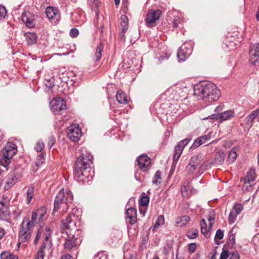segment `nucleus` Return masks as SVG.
Listing matches in <instances>:
<instances>
[{"instance_id": "obj_50", "label": "nucleus", "mask_w": 259, "mask_h": 259, "mask_svg": "<svg viewBox=\"0 0 259 259\" xmlns=\"http://www.w3.org/2000/svg\"><path fill=\"white\" fill-rule=\"evenodd\" d=\"M223 237H224L223 232L220 229L218 230L215 233V238L216 239L221 240L223 238Z\"/></svg>"}, {"instance_id": "obj_35", "label": "nucleus", "mask_w": 259, "mask_h": 259, "mask_svg": "<svg viewBox=\"0 0 259 259\" xmlns=\"http://www.w3.org/2000/svg\"><path fill=\"white\" fill-rule=\"evenodd\" d=\"M189 183L185 182L181 187V193L182 195L185 197H188L189 194L188 193Z\"/></svg>"}, {"instance_id": "obj_25", "label": "nucleus", "mask_w": 259, "mask_h": 259, "mask_svg": "<svg viewBox=\"0 0 259 259\" xmlns=\"http://www.w3.org/2000/svg\"><path fill=\"white\" fill-rule=\"evenodd\" d=\"M225 158V153L222 150H219L215 153L213 162L217 164H222L224 161Z\"/></svg>"}, {"instance_id": "obj_61", "label": "nucleus", "mask_w": 259, "mask_h": 259, "mask_svg": "<svg viewBox=\"0 0 259 259\" xmlns=\"http://www.w3.org/2000/svg\"><path fill=\"white\" fill-rule=\"evenodd\" d=\"M4 235V230L3 229L0 228V239L3 237Z\"/></svg>"}, {"instance_id": "obj_41", "label": "nucleus", "mask_w": 259, "mask_h": 259, "mask_svg": "<svg viewBox=\"0 0 259 259\" xmlns=\"http://www.w3.org/2000/svg\"><path fill=\"white\" fill-rule=\"evenodd\" d=\"M200 225H201V232L203 234H206L207 232H208V230L207 229V225L205 220L203 219L200 221Z\"/></svg>"}, {"instance_id": "obj_5", "label": "nucleus", "mask_w": 259, "mask_h": 259, "mask_svg": "<svg viewBox=\"0 0 259 259\" xmlns=\"http://www.w3.org/2000/svg\"><path fill=\"white\" fill-rule=\"evenodd\" d=\"M17 151V146L12 142H8L3 150V158L0 159V165L8 169L7 166L11 162V159Z\"/></svg>"}, {"instance_id": "obj_3", "label": "nucleus", "mask_w": 259, "mask_h": 259, "mask_svg": "<svg viewBox=\"0 0 259 259\" xmlns=\"http://www.w3.org/2000/svg\"><path fill=\"white\" fill-rule=\"evenodd\" d=\"M51 236V229L47 226L41 227L38 230L34 241V244H36L38 243V241L41 237H44L45 241L41 245L38 250L36 259H44L45 256L44 249L47 246L51 247L52 246Z\"/></svg>"}, {"instance_id": "obj_23", "label": "nucleus", "mask_w": 259, "mask_h": 259, "mask_svg": "<svg viewBox=\"0 0 259 259\" xmlns=\"http://www.w3.org/2000/svg\"><path fill=\"white\" fill-rule=\"evenodd\" d=\"M0 218L4 221H8L10 215L8 208L3 202H0Z\"/></svg>"}, {"instance_id": "obj_19", "label": "nucleus", "mask_w": 259, "mask_h": 259, "mask_svg": "<svg viewBox=\"0 0 259 259\" xmlns=\"http://www.w3.org/2000/svg\"><path fill=\"white\" fill-rule=\"evenodd\" d=\"M18 178L15 170H12L8 176L7 180L5 186V189H9L12 187L17 181Z\"/></svg>"}, {"instance_id": "obj_6", "label": "nucleus", "mask_w": 259, "mask_h": 259, "mask_svg": "<svg viewBox=\"0 0 259 259\" xmlns=\"http://www.w3.org/2000/svg\"><path fill=\"white\" fill-rule=\"evenodd\" d=\"M76 211H78L77 209H73L72 212L68 214L65 219L62 221V225L64 229L70 231L77 230L75 222L77 219V216L75 215Z\"/></svg>"}, {"instance_id": "obj_13", "label": "nucleus", "mask_w": 259, "mask_h": 259, "mask_svg": "<svg viewBox=\"0 0 259 259\" xmlns=\"http://www.w3.org/2000/svg\"><path fill=\"white\" fill-rule=\"evenodd\" d=\"M235 116V112L233 110H229L224 112L214 114L211 115L210 119H216L219 121L222 122L229 120Z\"/></svg>"}, {"instance_id": "obj_63", "label": "nucleus", "mask_w": 259, "mask_h": 259, "mask_svg": "<svg viewBox=\"0 0 259 259\" xmlns=\"http://www.w3.org/2000/svg\"><path fill=\"white\" fill-rule=\"evenodd\" d=\"M181 219L182 220H185L187 221L189 219V218L188 216H183L182 217Z\"/></svg>"}, {"instance_id": "obj_31", "label": "nucleus", "mask_w": 259, "mask_h": 259, "mask_svg": "<svg viewBox=\"0 0 259 259\" xmlns=\"http://www.w3.org/2000/svg\"><path fill=\"white\" fill-rule=\"evenodd\" d=\"M237 155V149L236 148H233L230 151L228 158V161L230 163H233L236 159Z\"/></svg>"}, {"instance_id": "obj_32", "label": "nucleus", "mask_w": 259, "mask_h": 259, "mask_svg": "<svg viewBox=\"0 0 259 259\" xmlns=\"http://www.w3.org/2000/svg\"><path fill=\"white\" fill-rule=\"evenodd\" d=\"M202 159V155L199 154L192 157L189 162L191 163V164H194L197 166L201 163Z\"/></svg>"}, {"instance_id": "obj_4", "label": "nucleus", "mask_w": 259, "mask_h": 259, "mask_svg": "<svg viewBox=\"0 0 259 259\" xmlns=\"http://www.w3.org/2000/svg\"><path fill=\"white\" fill-rule=\"evenodd\" d=\"M33 227L31 226L29 218L28 217L24 218L21 223L19 229V233L18 236V246L20 244L28 241L31 238L33 231Z\"/></svg>"}, {"instance_id": "obj_48", "label": "nucleus", "mask_w": 259, "mask_h": 259, "mask_svg": "<svg viewBox=\"0 0 259 259\" xmlns=\"http://www.w3.org/2000/svg\"><path fill=\"white\" fill-rule=\"evenodd\" d=\"M7 14L6 8L0 5V19H3L5 17Z\"/></svg>"}, {"instance_id": "obj_21", "label": "nucleus", "mask_w": 259, "mask_h": 259, "mask_svg": "<svg viewBox=\"0 0 259 259\" xmlns=\"http://www.w3.org/2000/svg\"><path fill=\"white\" fill-rule=\"evenodd\" d=\"M77 245V238H75L74 235H68L64 243V248L67 250H70Z\"/></svg>"}, {"instance_id": "obj_36", "label": "nucleus", "mask_w": 259, "mask_h": 259, "mask_svg": "<svg viewBox=\"0 0 259 259\" xmlns=\"http://www.w3.org/2000/svg\"><path fill=\"white\" fill-rule=\"evenodd\" d=\"M38 215V211H33L32 212L31 215V219L30 221V223H31V226L32 225V227H34V224L38 223L40 221H38V219H37V216Z\"/></svg>"}, {"instance_id": "obj_26", "label": "nucleus", "mask_w": 259, "mask_h": 259, "mask_svg": "<svg viewBox=\"0 0 259 259\" xmlns=\"http://www.w3.org/2000/svg\"><path fill=\"white\" fill-rule=\"evenodd\" d=\"M25 39L29 45H31L36 42L37 36L34 33L26 32L24 33Z\"/></svg>"}, {"instance_id": "obj_46", "label": "nucleus", "mask_w": 259, "mask_h": 259, "mask_svg": "<svg viewBox=\"0 0 259 259\" xmlns=\"http://www.w3.org/2000/svg\"><path fill=\"white\" fill-rule=\"evenodd\" d=\"M44 147V144L42 142H38L35 146V150L37 152H40Z\"/></svg>"}, {"instance_id": "obj_10", "label": "nucleus", "mask_w": 259, "mask_h": 259, "mask_svg": "<svg viewBox=\"0 0 259 259\" xmlns=\"http://www.w3.org/2000/svg\"><path fill=\"white\" fill-rule=\"evenodd\" d=\"M67 135L73 142H77L81 136V131L77 124H73L68 127Z\"/></svg>"}, {"instance_id": "obj_60", "label": "nucleus", "mask_w": 259, "mask_h": 259, "mask_svg": "<svg viewBox=\"0 0 259 259\" xmlns=\"http://www.w3.org/2000/svg\"><path fill=\"white\" fill-rule=\"evenodd\" d=\"M140 213L142 214V215L144 217L146 213V209H143L142 208H140Z\"/></svg>"}, {"instance_id": "obj_37", "label": "nucleus", "mask_w": 259, "mask_h": 259, "mask_svg": "<svg viewBox=\"0 0 259 259\" xmlns=\"http://www.w3.org/2000/svg\"><path fill=\"white\" fill-rule=\"evenodd\" d=\"M243 208V206L242 204L237 203L234 205L232 211L238 215L242 211Z\"/></svg>"}, {"instance_id": "obj_54", "label": "nucleus", "mask_w": 259, "mask_h": 259, "mask_svg": "<svg viewBox=\"0 0 259 259\" xmlns=\"http://www.w3.org/2000/svg\"><path fill=\"white\" fill-rule=\"evenodd\" d=\"M215 219V214L214 211L213 210H211L209 211V217L208 219V220L211 222L212 221H213Z\"/></svg>"}, {"instance_id": "obj_39", "label": "nucleus", "mask_w": 259, "mask_h": 259, "mask_svg": "<svg viewBox=\"0 0 259 259\" xmlns=\"http://www.w3.org/2000/svg\"><path fill=\"white\" fill-rule=\"evenodd\" d=\"M149 202V198L147 196H142L140 200V205L142 206L148 205Z\"/></svg>"}, {"instance_id": "obj_1", "label": "nucleus", "mask_w": 259, "mask_h": 259, "mask_svg": "<svg viewBox=\"0 0 259 259\" xmlns=\"http://www.w3.org/2000/svg\"><path fill=\"white\" fill-rule=\"evenodd\" d=\"M194 95L199 99L211 103L220 98L221 92L214 83L204 81L194 85Z\"/></svg>"}, {"instance_id": "obj_56", "label": "nucleus", "mask_w": 259, "mask_h": 259, "mask_svg": "<svg viewBox=\"0 0 259 259\" xmlns=\"http://www.w3.org/2000/svg\"><path fill=\"white\" fill-rule=\"evenodd\" d=\"M228 257V251H224L221 254L220 259H227Z\"/></svg>"}, {"instance_id": "obj_27", "label": "nucleus", "mask_w": 259, "mask_h": 259, "mask_svg": "<svg viewBox=\"0 0 259 259\" xmlns=\"http://www.w3.org/2000/svg\"><path fill=\"white\" fill-rule=\"evenodd\" d=\"M250 59L259 58V44H255L252 45L250 50Z\"/></svg>"}, {"instance_id": "obj_24", "label": "nucleus", "mask_w": 259, "mask_h": 259, "mask_svg": "<svg viewBox=\"0 0 259 259\" xmlns=\"http://www.w3.org/2000/svg\"><path fill=\"white\" fill-rule=\"evenodd\" d=\"M116 98L119 104H127L128 99L126 94L121 90L117 91Z\"/></svg>"}, {"instance_id": "obj_28", "label": "nucleus", "mask_w": 259, "mask_h": 259, "mask_svg": "<svg viewBox=\"0 0 259 259\" xmlns=\"http://www.w3.org/2000/svg\"><path fill=\"white\" fill-rule=\"evenodd\" d=\"M120 20L121 33H122L123 35L128 29V19L125 15H122Z\"/></svg>"}, {"instance_id": "obj_34", "label": "nucleus", "mask_w": 259, "mask_h": 259, "mask_svg": "<svg viewBox=\"0 0 259 259\" xmlns=\"http://www.w3.org/2000/svg\"><path fill=\"white\" fill-rule=\"evenodd\" d=\"M161 173L159 170H157L155 172L152 180V184L153 185H158L161 183L160 181L161 179Z\"/></svg>"}, {"instance_id": "obj_15", "label": "nucleus", "mask_w": 259, "mask_h": 259, "mask_svg": "<svg viewBox=\"0 0 259 259\" xmlns=\"http://www.w3.org/2000/svg\"><path fill=\"white\" fill-rule=\"evenodd\" d=\"M139 168L143 171H147L150 168L151 160L146 155H141L137 160Z\"/></svg>"}, {"instance_id": "obj_16", "label": "nucleus", "mask_w": 259, "mask_h": 259, "mask_svg": "<svg viewBox=\"0 0 259 259\" xmlns=\"http://www.w3.org/2000/svg\"><path fill=\"white\" fill-rule=\"evenodd\" d=\"M22 21L27 27L30 28H33L35 25L34 16L28 12H25L22 14Z\"/></svg>"}, {"instance_id": "obj_51", "label": "nucleus", "mask_w": 259, "mask_h": 259, "mask_svg": "<svg viewBox=\"0 0 259 259\" xmlns=\"http://www.w3.org/2000/svg\"><path fill=\"white\" fill-rule=\"evenodd\" d=\"M250 62L254 66L259 67V57L257 58L254 57L253 59H250Z\"/></svg>"}, {"instance_id": "obj_52", "label": "nucleus", "mask_w": 259, "mask_h": 259, "mask_svg": "<svg viewBox=\"0 0 259 259\" xmlns=\"http://www.w3.org/2000/svg\"><path fill=\"white\" fill-rule=\"evenodd\" d=\"M11 254L6 251H3L0 255L1 259H9Z\"/></svg>"}, {"instance_id": "obj_33", "label": "nucleus", "mask_w": 259, "mask_h": 259, "mask_svg": "<svg viewBox=\"0 0 259 259\" xmlns=\"http://www.w3.org/2000/svg\"><path fill=\"white\" fill-rule=\"evenodd\" d=\"M198 231L197 229L193 228L189 230L187 233V237L190 239H194L198 236Z\"/></svg>"}, {"instance_id": "obj_44", "label": "nucleus", "mask_w": 259, "mask_h": 259, "mask_svg": "<svg viewBox=\"0 0 259 259\" xmlns=\"http://www.w3.org/2000/svg\"><path fill=\"white\" fill-rule=\"evenodd\" d=\"M197 166L194 164H191L189 162L188 165L186 166V170L190 174L193 173L196 169Z\"/></svg>"}, {"instance_id": "obj_43", "label": "nucleus", "mask_w": 259, "mask_h": 259, "mask_svg": "<svg viewBox=\"0 0 259 259\" xmlns=\"http://www.w3.org/2000/svg\"><path fill=\"white\" fill-rule=\"evenodd\" d=\"M237 215L235 214L234 211L230 212L229 217H228V222L230 224H233L236 220V218Z\"/></svg>"}, {"instance_id": "obj_11", "label": "nucleus", "mask_w": 259, "mask_h": 259, "mask_svg": "<svg viewBox=\"0 0 259 259\" xmlns=\"http://www.w3.org/2000/svg\"><path fill=\"white\" fill-rule=\"evenodd\" d=\"M92 160L93 156L92 155H84L82 154L77 158L76 161V166L82 168V169L86 170L90 166Z\"/></svg>"}, {"instance_id": "obj_64", "label": "nucleus", "mask_w": 259, "mask_h": 259, "mask_svg": "<svg viewBox=\"0 0 259 259\" xmlns=\"http://www.w3.org/2000/svg\"><path fill=\"white\" fill-rule=\"evenodd\" d=\"M9 259H18V257L16 255H13V254H11V255H10V256L9 257Z\"/></svg>"}, {"instance_id": "obj_62", "label": "nucleus", "mask_w": 259, "mask_h": 259, "mask_svg": "<svg viewBox=\"0 0 259 259\" xmlns=\"http://www.w3.org/2000/svg\"><path fill=\"white\" fill-rule=\"evenodd\" d=\"M38 211V215H39L38 221H40V220L41 219L42 217L44 215V213H40V212L39 211Z\"/></svg>"}, {"instance_id": "obj_45", "label": "nucleus", "mask_w": 259, "mask_h": 259, "mask_svg": "<svg viewBox=\"0 0 259 259\" xmlns=\"http://www.w3.org/2000/svg\"><path fill=\"white\" fill-rule=\"evenodd\" d=\"M93 259H107V255L104 252H99L95 254Z\"/></svg>"}, {"instance_id": "obj_22", "label": "nucleus", "mask_w": 259, "mask_h": 259, "mask_svg": "<svg viewBox=\"0 0 259 259\" xmlns=\"http://www.w3.org/2000/svg\"><path fill=\"white\" fill-rule=\"evenodd\" d=\"M126 219L128 220L129 223L133 225L137 221V210L134 207H130L126 211Z\"/></svg>"}, {"instance_id": "obj_29", "label": "nucleus", "mask_w": 259, "mask_h": 259, "mask_svg": "<svg viewBox=\"0 0 259 259\" xmlns=\"http://www.w3.org/2000/svg\"><path fill=\"white\" fill-rule=\"evenodd\" d=\"M103 48V45L102 43H100V44L97 46L94 58L95 61L97 62L99 61L101 58Z\"/></svg>"}, {"instance_id": "obj_7", "label": "nucleus", "mask_w": 259, "mask_h": 259, "mask_svg": "<svg viewBox=\"0 0 259 259\" xmlns=\"http://www.w3.org/2000/svg\"><path fill=\"white\" fill-rule=\"evenodd\" d=\"M162 14L160 10L150 9L145 19L146 25L148 27H152L156 25V23L159 20Z\"/></svg>"}, {"instance_id": "obj_9", "label": "nucleus", "mask_w": 259, "mask_h": 259, "mask_svg": "<svg viewBox=\"0 0 259 259\" xmlns=\"http://www.w3.org/2000/svg\"><path fill=\"white\" fill-rule=\"evenodd\" d=\"M51 110L56 115L61 114L66 109V102L60 98L55 99L51 102Z\"/></svg>"}, {"instance_id": "obj_12", "label": "nucleus", "mask_w": 259, "mask_h": 259, "mask_svg": "<svg viewBox=\"0 0 259 259\" xmlns=\"http://www.w3.org/2000/svg\"><path fill=\"white\" fill-rule=\"evenodd\" d=\"M46 14L47 18L52 22L56 23L60 19V13L59 10L54 7H48L46 9Z\"/></svg>"}, {"instance_id": "obj_18", "label": "nucleus", "mask_w": 259, "mask_h": 259, "mask_svg": "<svg viewBox=\"0 0 259 259\" xmlns=\"http://www.w3.org/2000/svg\"><path fill=\"white\" fill-rule=\"evenodd\" d=\"M88 176V174L86 172V170L82 169V168L76 166L74 170V178L76 181L83 182L85 181Z\"/></svg>"}, {"instance_id": "obj_17", "label": "nucleus", "mask_w": 259, "mask_h": 259, "mask_svg": "<svg viewBox=\"0 0 259 259\" xmlns=\"http://www.w3.org/2000/svg\"><path fill=\"white\" fill-rule=\"evenodd\" d=\"M255 179L256 174L255 169L253 168H250L247 172L246 176L244 179V183L243 186V189L246 188V189L249 190L248 187H249V189H251V186L250 185L248 186V185H249L250 182L254 181Z\"/></svg>"}, {"instance_id": "obj_57", "label": "nucleus", "mask_w": 259, "mask_h": 259, "mask_svg": "<svg viewBox=\"0 0 259 259\" xmlns=\"http://www.w3.org/2000/svg\"><path fill=\"white\" fill-rule=\"evenodd\" d=\"M229 259H239V255L237 252H233Z\"/></svg>"}, {"instance_id": "obj_42", "label": "nucleus", "mask_w": 259, "mask_h": 259, "mask_svg": "<svg viewBox=\"0 0 259 259\" xmlns=\"http://www.w3.org/2000/svg\"><path fill=\"white\" fill-rule=\"evenodd\" d=\"M33 192L34 190L33 188L28 189L27 191V201L28 204H29L31 202L33 198Z\"/></svg>"}, {"instance_id": "obj_20", "label": "nucleus", "mask_w": 259, "mask_h": 259, "mask_svg": "<svg viewBox=\"0 0 259 259\" xmlns=\"http://www.w3.org/2000/svg\"><path fill=\"white\" fill-rule=\"evenodd\" d=\"M211 133H209L208 134L200 136L197 138L193 145L191 146L192 148H196L199 147L200 145L205 144L207 141L210 140L211 137Z\"/></svg>"}, {"instance_id": "obj_49", "label": "nucleus", "mask_w": 259, "mask_h": 259, "mask_svg": "<svg viewBox=\"0 0 259 259\" xmlns=\"http://www.w3.org/2000/svg\"><path fill=\"white\" fill-rule=\"evenodd\" d=\"M69 34L72 37H76L79 34V31L76 28H72L70 30Z\"/></svg>"}, {"instance_id": "obj_59", "label": "nucleus", "mask_w": 259, "mask_h": 259, "mask_svg": "<svg viewBox=\"0 0 259 259\" xmlns=\"http://www.w3.org/2000/svg\"><path fill=\"white\" fill-rule=\"evenodd\" d=\"M223 109V106H218L215 109V111H221Z\"/></svg>"}, {"instance_id": "obj_14", "label": "nucleus", "mask_w": 259, "mask_h": 259, "mask_svg": "<svg viewBox=\"0 0 259 259\" xmlns=\"http://www.w3.org/2000/svg\"><path fill=\"white\" fill-rule=\"evenodd\" d=\"M190 140L185 139L180 141L175 147V153L173 157L174 162H177L180 158L184 147L189 143Z\"/></svg>"}, {"instance_id": "obj_55", "label": "nucleus", "mask_w": 259, "mask_h": 259, "mask_svg": "<svg viewBox=\"0 0 259 259\" xmlns=\"http://www.w3.org/2000/svg\"><path fill=\"white\" fill-rule=\"evenodd\" d=\"M55 139L53 136L49 137L48 145L50 148H51L55 143Z\"/></svg>"}, {"instance_id": "obj_2", "label": "nucleus", "mask_w": 259, "mask_h": 259, "mask_svg": "<svg viewBox=\"0 0 259 259\" xmlns=\"http://www.w3.org/2000/svg\"><path fill=\"white\" fill-rule=\"evenodd\" d=\"M73 199V194L69 190L62 189L57 194L54 204L53 213L57 211L59 208H62V211L66 212Z\"/></svg>"}, {"instance_id": "obj_30", "label": "nucleus", "mask_w": 259, "mask_h": 259, "mask_svg": "<svg viewBox=\"0 0 259 259\" xmlns=\"http://www.w3.org/2000/svg\"><path fill=\"white\" fill-rule=\"evenodd\" d=\"M259 114V108L255 110L252 111L250 114H249L246 117L247 122L248 123H250L251 125L252 124V122L254 119Z\"/></svg>"}, {"instance_id": "obj_53", "label": "nucleus", "mask_w": 259, "mask_h": 259, "mask_svg": "<svg viewBox=\"0 0 259 259\" xmlns=\"http://www.w3.org/2000/svg\"><path fill=\"white\" fill-rule=\"evenodd\" d=\"M196 244L194 243H190L188 246V250L190 252H194L196 249Z\"/></svg>"}, {"instance_id": "obj_58", "label": "nucleus", "mask_w": 259, "mask_h": 259, "mask_svg": "<svg viewBox=\"0 0 259 259\" xmlns=\"http://www.w3.org/2000/svg\"><path fill=\"white\" fill-rule=\"evenodd\" d=\"M71 255L69 254H67L63 255L61 259H71Z\"/></svg>"}, {"instance_id": "obj_8", "label": "nucleus", "mask_w": 259, "mask_h": 259, "mask_svg": "<svg viewBox=\"0 0 259 259\" xmlns=\"http://www.w3.org/2000/svg\"><path fill=\"white\" fill-rule=\"evenodd\" d=\"M193 50V46L189 43H185L179 48L177 57L179 61H184L191 54Z\"/></svg>"}, {"instance_id": "obj_40", "label": "nucleus", "mask_w": 259, "mask_h": 259, "mask_svg": "<svg viewBox=\"0 0 259 259\" xmlns=\"http://www.w3.org/2000/svg\"><path fill=\"white\" fill-rule=\"evenodd\" d=\"M182 21V19L179 16H175L172 20L173 27L177 28Z\"/></svg>"}, {"instance_id": "obj_38", "label": "nucleus", "mask_w": 259, "mask_h": 259, "mask_svg": "<svg viewBox=\"0 0 259 259\" xmlns=\"http://www.w3.org/2000/svg\"><path fill=\"white\" fill-rule=\"evenodd\" d=\"M45 161V155L43 153L40 154L37 157L36 160V165L37 166L41 165Z\"/></svg>"}, {"instance_id": "obj_47", "label": "nucleus", "mask_w": 259, "mask_h": 259, "mask_svg": "<svg viewBox=\"0 0 259 259\" xmlns=\"http://www.w3.org/2000/svg\"><path fill=\"white\" fill-rule=\"evenodd\" d=\"M164 223V217L163 215H159L157 220V221L154 225L155 227H157Z\"/></svg>"}]
</instances>
